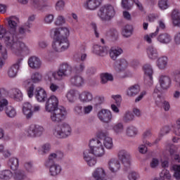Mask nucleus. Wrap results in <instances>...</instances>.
<instances>
[{
    "instance_id": "9b49d317",
    "label": "nucleus",
    "mask_w": 180,
    "mask_h": 180,
    "mask_svg": "<svg viewBox=\"0 0 180 180\" xmlns=\"http://www.w3.org/2000/svg\"><path fill=\"white\" fill-rule=\"evenodd\" d=\"M118 158L126 168H130V153L126 150H121L118 153Z\"/></svg>"
},
{
    "instance_id": "0eeeda50",
    "label": "nucleus",
    "mask_w": 180,
    "mask_h": 180,
    "mask_svg": "<svg viewBox=\"0 0 180 180\" xmlns=\"http://www.w3.org/2000/svg\"><path fill=\"white\" fill-rule=\"evenodd\" d=\"M44 131L43 127L36 124H31L26 130L25 134L27 137L34 139V137H40Z\"/></svg>"
},
{
    "instance_id": "9d476101",
    "label": "nucleus",
    "mask_w": 180,
    "mask_h": 180,
    "mask_svg": "<svg viewBox=\"0 0 180 180\" xmlns=\"http://www.w3.org/2000/svg\"><path fill=\"white\" fill-rule=\"evenodd\" d=\"M64 157L63 152L58 150L54 153H51L48 159L45 161L44 165H51L56 164V161L61 160Z\"/></svg>"
},
{
    "instance_id": "ea45409f",
    "label": "nucleus",
    "mask_w": 180,
    "mask_h": 180,
    "mask_svg": "<svg viewBox=\"0 0 180 180\" xmlns=\"http://www.w3.org/2000/svg\"><path fill=\"white\" fill-rule=\"evenodd\" d=\"M50 150H51V145L46 143L41 146L38 152L41 155H46V154H49V153H50Z\"/></svg>"
},
{
    "instance_id": "473e14b6",
    "label": "nucleus",
    "mask_w": 180,
    "mask_h": 180,
    "mask_svg": "<svg viewBox=\"0 0 180 180\" xmlns=\"http://www.w3.org/2000/svg\"><path fill=\"white\" fill-rule=\"evenodd\" d=\"M46 81H48L49 82H53L54 79H57L58 81H60L61 79V77H59L58 72H53L49 71L46 73L45 76Z\"/></svg>"
},
{
    "instance_id": "a211bd4d",
    "label": "nucleus",
    "mask_w": 180,
    "mask_h": 180,
    "mask_svg": "<svg viewBox=\"0 0 180 180\" xmlns=\"http://www.w3.org/2000/svg\"><path fill=\"white\" fill-rule=\"evenodd\" d=\"M108 169L112 174H116L120 169V162L117 159H110L108 161Z\"/></svg>"
},
{
    "instance_id": "f3484780",
    "label": "nucleus",
    "mask_w": 180,
    "mask_h": 180,
    "mask_svg": "<svg viewBox=\"0 0 180 180\" xmlns=\"http://www.w3.org/2000/svg\"><path fill=\"white\" fill-rule=\"evenodd\" d=\"M129 67V63L124 58L118 59L115 63V69L117 72H123Z\"/></svg>"
},
{
    "instance_id": "37998d69",
    "label": "nucleus",
    "mask_w": 180,
    "mask_h": 180,
    "mask_svg": "<svg viewBox=\"0 0 180 180\" xmlns=\"http://www.w3.org/2000/svg\"><path fill=\"white\" fill-rule=\"evenodd\" d=\"M0 54L1 56V58L0 57V58H1V60L3 61L4 64H5L4 61H6V60H8V49H6V47L4 46V45H2L0 43Z\"/></svg>"
},
{
    "instance_id": "4468645a",
    "label": "nucleus",
    "mask_w": 180,
    "mask_h": 180,
    "mask_svg": "<svg viewBox=\"0 0 180 180\" xmlns=\"http://www.w3.org/2000/svg\"><path fill=\"white\" fill-rule=\"evenodd\" d=\"M45 167L49 169V174L51 176H57L61 174L63 168L57 163H53L52 165H45Z\"/></svg>"
},
{
    "instance_id": "ddd939ff",
    "label": "nucleus",
    "mask_w": 180,
    "mask_h": 180,
    "mask_svg": "<svg viewBox=\"0 0 180 180\" xmlns=\"http://www.w3.org/2000/svg\"><path fill=\"white\" fill-rule=\"evenodd\" d=\"M72 71V68L67 63H62L59 70H58V75L60 77V79H63V77H67V75H70Z\"/></svg>"
},
{
    "instance_id": "c9c22d12",
    "label": "nucleus",
    "mask_w": 180,
    "mask_h": 180,
    "mask_svg": "<svg viewBox=\"0 0 180 180\" xmlns=\"http://www.w3.org/2000/svg\"><path fill=\"white\" fill-rule=\"evenodd\" d=\"M147 54L150 60H155L158 57V51L154 46H149L147 49Z\"/></svg>"
},
{
    "instance_id": "7c9ffc66",
    "label": "nucleus",
    "mask_w": 180,
    "mask_h": 180,
    "mask_svg": "<svg viewBox=\"0 0 180 180\" xmlns=\"http://www.w3.org/2000/svg\"><path fill=\"white\" fill-rule=\"evenodd\" d=\"M93 52L98 56H103L108 53V47L101 46L99 45H94Z\"/></svg>"
},
{
    "instance_id": "7ed1b4c3",
    "label": "nucleus",
    "mask_w": 180,
    "mask_h": 180,
    "mask_svg": "<svg viewBox=\"0 0 180 180\" xmlns=\"http://www.w3.org/2000/svg\"><path fill=\"white\" fill-rule=\"evenodd\" d=\"M97 15L101 20L109 22L110 20H112V18H115L116 11H115L113 6L106 4L99 8Z\"/></svg>"
},
{
    "instance_id": "f257e3e1",
    "label": "nucleus",
    "mask_w": 180,
    "mask_h": 180,
    "mask_svg": "<svg viewBox=\"0 0 180 180\" xmlns=\"http://www.w3.org/2000/svg\"><path fill=\"white\" fill-rule=\"evenodd\" d=\"M30 24L25 23L21 25L15 30V35H11V37H4V44L8 50L14 56L17 57H20L23 54L29 53V47L26 46V44L23 41H20V39H25L26 37V33H32L30 30Z\"/></svg>"
},
{
    "instance_id": "412c9836",
    "label": "nucleus",
    "mask_w": 180,
    "mask_h": 180,
    "mask_svg": "<svg viewBox=\"0 0 180 180\" xmlns=\"http://www.w3.org/2000/svg\"><path fill=\"white\" fill-rule=\"evenodd\" d=\"M8 94V91L4 88L0 89V112H2L9 102L6 98H4V96Z\"/></svg>"
},
{
    "instance_id": "423d86ee",
    "label": "nucleus",
    "mask_w": 180,
    "mask_h": 180,
    "mask_svg": "<svg viewBox=\"0 0 180 180\" xmlns=\"http://www.w3.org/2000/svg\"><path fill=\"white\" fill-rule=\"evenodd\" d=\"M8 22V30L9 35H6L5 37H12L16 34V30H18V26H19V18L16 16H10L6 18Z\"/></svg>"
},
{
    "instance_id": "603ef678",
    "label": "nucleus",
    "mask_w": 180,
    "mask_h": 180,
    "mask_svg": "<svg viewBox=\"0 0 180 180\" xmlns=\"http://www.w3.org/2000/svg\"><path fill=\"white\" fill-rule=\"evenodd\" d=\"M101 84H106L108 81H113V76L109 73H103L101 75Z\"/></svg>"
},
{
    "instance_id": "6e6d98bb",
    "label": "nucleus",
    "mask_w": 180,
    "mask_h": 180,
    "mask_svg": "<svg viewBox=\"0 0 180 180\" xmlns=\"http://www.w3.org/2000/svg\"><path fill=\"white\" fill-rule=\"evenodd\" d=\"M54 22V15L46 14L44 18V23L45 25H51Z\"/></svg>"
},
{
    "instance_id": "5fc2aeb1",
    "label": "nucleus",
    "mask_w": 180,
    "mask_h": 180,
    "mask_svg": "<svg viewBox=\"0 0 180 180\" xmlns=\"http://www.w3.org/2000/svg\"><path fill=\"white\" fill-rule=\"evenodd\" d=\"M42 78H43V76L41 75V74L37 72L33 73L31 76V79L34 83L40 82Z\"/></svg>"
},
{
    "instance_id": "f8f14e48",
    "label": "nucleus",
    "mask_w": 180,
    "mask_h": 180,
    "mask_svg": "<svg viewBox=\"0 0 180 180\" xmlns=\"http://www.w3.org/2000/svg\"><path fill=\"white\" fill-rule=\"evenodd\" d=\"M143 70L145 75H147L146 79L145 80L146 84L149 86H151V85H153V74L154 72L151 65L148 63L143 65Z\"/></svg>"
},
{
    "instance_id": "2f4dec72",
    "label": "nucleus",
    "mask_w": 180,
    "mask_h": 180,
    "mask_svg": "<svg viewBox=\"0 0 180 180\" xmlns=\"http://www.w3.org/2000/svg\"><path fill=\"white\" fill-rule=\"evenodd\" d=\"M13 178H14L15 180H26L27 179V175H26L25 171L17 169L14 170Z\"/></svg>"
},
{
    "instance_id": "79ce46f5",
    "label": "nucleus",
    "mask_w": 180,
    "mask_h": 180,
    "mask_svg": "<svg viewBox=\"0 0 180 180\" xmlns=\"http://www.w3.org/2000/svg\"><path fill=\"white\" fill-rule=\"evenodd\" d=\"M19 71V66L18 65H13L8 71V75L10 78H15L18 75Z\"/></svg>"
},
{
    "instance_id": "338daca9",
    "label": "nucleus",
    "mask_w": 180,
    "mask_h": 180,
    "mask_svg": "<svg viewBox=\"0 0 180 180\" xmlns=\"http://www.w3.org/2000/svg\"><path fill=\"white\" fill-rule=\"evenodd\" d=\"M170 155H172V158L175 160L176 162H180V157L179 155L175 154V150L172 148L169 150Z\"/></svg>"
},
{
    "instance_id": "bf43d9fd",
    "label": "nucleus",
    "mask_w": 180,
    "mask_h": 180,
    "mask_svg": "<svg viewBox=\"0 0 180 180\" xmlns=\"http://www.w3.org/2000/svg\"><path fill=\"white\" fill-rule=\"evenodd\" d=\"M24 167L27 172H30V174H33V172H34V167H33V163L30 162H25Z\"/></svg>"
},
{
    "instance_id": "e2e57ef3",
    "label": "nucleus",
    "mask_w": 180,
    "mask_h": 180,
    "mask_svg": "<svg viewBox=\"0 0 180 180\" xmlns=\"http://www.w3.org/2000/svg\"><path fill=\"white\" fill-rule=\"evenodd\" d=\"M52 4L49 0H45L41 5V9H45L46 11H50L51 9Z\"/></svg>"
},
{
    "instance_id": "864d4df0",
    "label": "nucleus",
    "mask_w": 180,
    "mask_h": 180,
    "mask_svg": "<svg viewBox=\"0 0 180 180\" xmlns=\"http://www.w3.org/2000/svg\"><path fill=\"white\" fill-rule=\"evenodd\" d=\"M76 95L77 91H75V90H70L66 95L68 101L70 103L74 102Z\"/></svg>"
},
{
    "instance_id": "b1692460",
    "label": "nucleus",
    "mask_w": 180,
    "mask_h": 180,
    "mask_svg": "<svg viewBox=\"0 0 180 180\" xmlns=\"http://www.w3.org/2000/svg\"><path fill=\"white\" fill-rule=\"evenodd\" d=\"M102 1L103 0H87L85 3V6L89 11H95L102 5Z\"/></svg>"
},
{
    "instance_id": "4d7b16f0",
    "label": "nucleus",
    "mask_w": 180,
    "mask_h": 180,
    "mask_svg": "<svg viewBox=\"0 0 180 180\" xmlns=\"http://www.w3.org/2000/svg\"><path fill=\"white\" fill-rule=\"evenodd\" d=\"M158 5L160 9L165 11V9H168V0H159Z\"/></svg>"
},
{
    "instance_id": "052dcab7",
    "label": "nucleus",
    "mask_w": 180,
    "mask_h": 180,
    "mask_svg": "<svg viewBox=\"0 0 180 180\" xmlns=\"http://www.w3.org/2000/svg\"><path fill=\"white\" fill-rule=\"evenodd\" d=\"M56 26H61L62 25H64L65 23V18L63 15H58L55 22H54Z\"/></svg>"
},
{
    "instance_id": "c85d7f7f",
    "label": "nucleus",
    "mask_w": 180,
    "mask_h": 180,
    "mask_svg": "<svg viewBox=\"0 0 180 180\" xmlns=\"http://www.w3.org/2000/svg\"><path fill=\"white\" fill-rule=\"evenodd\" d=\"M70 82L72 85L74 86H82L84 84V78L80 75H75L74 77H71Z\"/></svg>"
},
{
    "instance_id": "4be33fe9",
    "label": "nucleus",
    "mask_w": 180,
    "mask_h": 180,
    "mask_svg": "<svg viewBox=\"0 0 180 180\" xmlns=\"http://www.w3.org/2000/svg\"><path fill=\"white\" fill-rule=\"evenodd\" d=\"M28 65L34 70H39L41 67V60L37 56H32L28 60Z\"/></svg>"
},
{
    "instance_id": "58836bf2",
    "label": "nucleus",
    "mask_w": 180,
    "mask_h": 180,
    "mask_svg": "<svg viewBox=\"0 0 180 180\" xmlns=\"http://www.w3.org/2000/svg\"><path fill=\"white\" fill-rule=\"evenodd\" d=\"M131 34H133V26L130 25H125L122 30V36L129 38L131 37Z\"/></svg>"
},
{
    "instance_id": "cd10ccee",
    "label": "nucleus",
    "mask_w": 180,
    "mask_h": 180,
    "mask_svg": "<svg viewBox=\"0 0 180 180\" xmlns=\"http://www.w3.org/2000/svg\"><path fill=\"white\" fill-rule=\"evenodd\" d=\"M158 41L162 44H169L172 41V37L168 33H162L158 37Z\"/></svg>"
},
{
    "instance_id": "6ab92c4d",
    "label": "nucleus",
    "mask_w": 180,
    "mask_h": 180,
    "mask_svg": "<svg viewBox=\"0 0 180 180\" xmlns=\"http://www.w3.org/2000/svg\"><path fill=\"white\" fill-rule=\"evenodd\" d=\"M33 106L29 102L22 104V113L27 119H32L33 117Z\"/></svg>"
},
{
    "instance_id": "c756f323",
    "label": "nucleus",
    "mask_w": 180,
    "mask_h": 180,
    "mask_svg": "<svg viewBox=\"0 0 180 180\" xmlns=\"http://www.w3.org/2000/svg\"><path fill=\"white\" fill-rule=\"evenodd\" d=\"M86 150H89L90 153L89 154L90 155H95L96 157H103V155H105V148L103 147L91 148Z\"/></svg>"
},
{
    "instance_id": "39448f33",
    "label": "nucleus",
    "mask_w": 180,
    "mask_h": 180,
    "mask_svg": "<svg viewBox=\"0 0 180 180\" xmlns=\"http://www.w3.org/2000/svg\"><path fill=\"white\" fill-rule=\"evenodd\" d=\"M49 113H51V120L53 122V123H60V122H63V120L65 119V116H67V111L63 106H59L58 108L53 110Z\"/></svg>"
},
{
    "instance_id": "20e7f679",
    "label": "nucleus",
    "mask_w": 180,
    "mask_h": 180,
    "mask_svg": "<svg viewBox=\"0 0 180 180\" xmlns=\"http://www.w3.org/2000/svg\"><path fill=\"white\" fill-rule=\"evenodd\" d=\"M71 127L68 123H63L53 129V134L57 139H67L71 136Z\"/></svg>"
},
{
    "instance_id": "3c124183",
    "label": "nucleus",
    "mask_w": 180,
    "mask_h": 180,
    "mask_svg": "<svg viewBox=\"0 0 180 180\" xmlns=\"http://www.w3.org/2000/svg\"><path fill=\"white\" fill-rule=\"evenodd\" d=\"M122 7L126 11H130L133 8V0H122Z\"/></svg>"
},
{
    "instance_id": "49530a36",
    "label": "nucleus",
    "mask_w": 180,
    "mask_h": 180,
    "mask_svg": "<svg viewBox=\"0 0 180 180\" xmlns=\"http://www.w3.org/2000/svg\"><path fill=\"white\" fill-rule=\"evenodd\" d=\"M13 176V174L11 170H3L0 172V179H11V178Z\"/></svg>"
},
{
    "instance_id": "774afa93",
    "label": "nucleus",
    "mask_w": 180,
    "mask_h": 180,
    "mask_svg": "<svg viewBox=\"0 0 180 180\" xmlns=\"http://www.w3.org/2000/svg\"><path fill=\"white\" fill-rule=\"evenodd\" d=\"M174 176L176 180H179L180 179V165H176L174 167Z\"/></svg>"
},
{
    "instance_id": "13d9d810",
    "label": "nucleus",
    "mask_w": 180,
    "mask_h": 180,
    "mask_svg": "<svg viewBox=\"0 0 180 180\" xmlns=\"http://www.w3.org/2000/svg\"><path fill=\"white\" fill-rule=\"evenodd\" d=\"M55 8L58 11H64V8H65V2H64L63 0L58 1L56 4Z\"/></svg>"
},
{
    "instance_id": "393cba45",
    "label": "nucleus",
    "mask_w": 180,
    "mask_h": 180,
    "mask_svg": "<svg viewBox=\"0 0 180 180\" xmlns=\"http://www.w3.org/2000/svg\"><path fill=\"white\" fill-rule=\"evenodd\" d=\"M139 94H140V86L138 84L132 85L127 89V95L129 96V98H134V96H137Z\"/></svg>"
},
{
    "instance_id": "f704fd0d",
    "label": "nucleus",
    "mask_w": 180,
    "mask_h": 180,
    "mask_svg": "<svg viewBox=\"0 0 180 180\" xmlns=\"http://www.w3.org/2000/svg\"><path fill=\"white\" fill-rule=\"evenodd\" d=\"M173 25L180 27V12L179 10H174L172 13Z\"/></svg>"
},
{
    "instance_id": "72a5a7b5",
    "label": "nucleus",
    "mask_w": 180,
    "mask_h": 180,
    "mask_svg": "<svg viewBox=\"0 0 180 180\" xmlns=\"http://www.w3.org/2000/svg\"><path fill=\"white\" fill-rule=\"evenodd\" d=\"M123 53V49L121 48H112L110 51V57L112 60H116L120 54Z\"/></svg>"
},
{
    "instance_id": "5701e85b",
    "label": "nucleus",
    "mask_w": 180,
    "mask_h": 180,
    "mask_svg": "<svg viewBox=\"0 0 180 180\" xmlns=\"http://www.w3.org/2000/svg\"><path fill=\"white\" fill-rule=\"evenodd\" d=\"M11 96L16 102H22L23 101V93L18 88H13L10 91Z\"/></svg>"
},
{
    "instance_id": "a878e982",
    "label": "nucleus",
    "mask_w": 180,
    "mask_h": 180,
    "mask_svg": "<svg viewBox=\"0 0 180 180\" xmlns=\"http://www.w3.org/2000/svg\"><path fill=\"white\" fill-rule=\"evenodd\" d=\"M84 160L89 167H94L96 164V160L92 157L89 150H85L84 151Z\"/></svg>"
},
{
    "instance_id": "bb28decb",
    "label": "nucleus",
    "mask_w": 180,
    "mask_h": 180,
    "mask_svg": "<svg viewBox=\"0 0 180 180\" xmlns=\"http://www.w3.org/2000/svg\"><path fill=\"white\" fill-rule=\"evenodd\" d=\"M159 82L162 89H168L171 86V78L167 75L160 76Z\"/></svg>"
},
{
    "instance_id": "8fccbe9b",
    "label": "nucleus",
    "mask_w": 180,
    "mask_h": 180,
    "mask_svg": "<svg viewBox=\"0 0 180 180\" xmlns=\"http://www.w3.org/2000/svg\"><path fill=\"white\" fill-rule=\"evenodd\" d=\"M101 147H103V145H102V142L98 139H91L90 141L89 148H99Z\"/></svg>"
},
{
    "instance_id": "c03bdc74",
    "label": "nucleus",
    "mask_w": 180,
    "mask_h": 180,
    "mask_svg": "<svg viewBox=\"0 0 180 180\" xmlns=\"http://www.w3.org/2000/svg\"><path fill=\"white\" fill-rule=\"evenodd\" d=\"M134 120V115L131 111H126L122 117V122L124 123H130Z\"/></svg>"
},
{
    "instance_id": "de8ad7c7",
    "label": "nucleus",
    "mask_w": 180,
    "mask_h": 180,
    "mask_svg": "<svg viewBox=\"0 0 180 180\" xmlns=\"http://www.w3.org/2000/svg\"><path fill=\"white\" fill-rule=\"evenodd\" d=\"M112 130L116 134H122L124 130V127L123 126L122 123L119 122L113 125Z\"/></svg>"
},
{
    "instance_id": "dca6fc26",
    "label": "nucleus",
    "mask_w": 180,
    "mask_h": 180,
    "mask_svg": "<svg viewBox=\"0 0 180 180\" xmlns=\"http://www.w3.org/2000/svg\"><path fill=\"white\" fill-rule=\"evenodd\" d=\"M155 103L157 106H158L159 108H163L165 112H168V110H169V108H171V106L169 105V103L165 101V98L160 96V94L157 95V98L155 99Z\"/></svg>"
},
{
    "instance_id": "a19ab883",
    "label": "nucleus",
    "mask_w": 180,
    "mask_h": 180,
    "mask_svg": "<svg viewBox=\"0 0 180 180\" xmlns=\"http://www.w3.org/2000/svg\"><path fill=\"white\" fill-rule=\"evenodd\" d=\"M5 109L6 115L8 117H11V119L15 117L17 115L16 109L11 105H6Z\"/></svg>"
},
{
    "instance_id": "f03ea898",
    "label": "nucleus",
    "mask_w": 180,
    "mask_h": 180,
    "mask_svg": "<svg viewBox=\"0 0 180 180\" xmlns=\"http://www.w3.org/2000/svg\"><path fill=\"white\" fill-rule=\"evenodd\" d=\"M53 32L54 41L52 44V48L54 51L61 53L65 51L70 47V41L68 36H70V30L65 27L53 28L51 30Z\"/></svg>"
},
{
    "instance_id": "1a4fd4ad",
    "label": "nucleus",
    "mask_w": 180,
    "mask_h": 180,
    "mask_svg": "<svg viewBox=\"0 0 180 180\" xmlns=\"http://www.w3.org/2000/svg\"><path fill=\"white\" fill-rule=\"evenodd\" d=\"M97 117L102 123H105L106 124L110 123L112 119V112L106 109H102L98 111Z\"/></svg>"
},
{
    "instance_id": "6e6552de",
    "label": "nucleus",
    "mask_w": 180,
    "mask_h": 180,
    "mask_svg": "<svg viewBox=\"0 0 180 180\" xmlns=\"http://www.w3.org/2000/svg\"><path fill=\"white\" fill-rule=\"evenodd\" d=\"M58 108V98L54 95L51 96L46 101L45 110L50 113Z\"/></svg>"
},
{
    "instance_id": "69168bd1",
    "label": "nucleus",
    "mask_w": 180,
    "mask_h": 180,
    "mask_svg": "<svg viewBox=\"0 0 180 180\" xmlns=\"http://www.w3.org/2000/svg\"><path fill=\"white\" fill-rule=\"evenodd\" d=\"M128 179L129 180H137L140 179V174L136 172H131L128 175Z\"/></svg>"
},
{
    "instance_id": "09e8293b",
    "label": "nucleus",
    "mask_w": 180,
    "mask_h": 180,
    "mask_svg": "<svg viewBox=\"0 0 180 180\" xmlns=\"http://www.w3.org/2000/svg\"><path fill=\"white\" fill-rule=\"evenodd\" d=\"M103 146L107 150H112L113 148V140L112 138L107 136L103 140Z\"/></svg>"
},
{
    "instance_id": "a18cd8bd",
    "label": "nucleus",
    "mask_w": 180,
    "mask_h": 180,
    "mask_svg": "<svg viewBox=\"0 0 180 180\" xmlns=\"http://www.w3.org/2000/svg\"><path fill=\"white\" fill-rule=\"evenodd\" d=\"M138 133L137 128L134 126H129L126 129V134L128 137H134Z\"/></svg>"
},
{
    "instance_id": "680f3d73",
    "label": "nucleus",
    "mask_w": 180,
    "mask_h": 180,
    "mask_svg": "<svg viewBox=\"0 0 180 180\" xmlns=\"http://www.w3.org/2000/svg\"><path fill=\"white\" fill-rule=\"evenodd\" d=\"M105 102V98L103 96L101 97H96L94 99V106L95 108H99L100 105H102Z\"/></svg>"
},
{
    "instance_id": "0e129e2a",
    "label": "nucleus",
    "mask_w": 180,
    "mask_h": 180,
    "mask_svg": "<svg viewBox=\"0 0 180 180\" xmlns=\"http://www.w3.org/2000/svg\"><path fill=\"white\" fill-rule=\"evenodd\" d=\"M74 69L75 70L76 72H77L78 74L81 72H84V71L85 70V63H82L75 66Z\"/></svg>"
},
{
    "instance_id": "aec40b11",
    "label": "nucleus",
    "mask_w": 180,
    "mask_h": 180,
    "mask_svg": "<svg viewBox=\"0 0 180 180\" xmlns=\"http://www.w3.org/2000/svg\"><path fill=\"white\" fill-rule=\"evenodd\" d=\"M79 99L82 103H88L94 99V95L90 91H84L79 94Z\"/></svg>"
},
{
    "instance_id": "4c0bfd02",
    "label": "nucleus",
    "mask_w": 180,
    "mask_h": 180,
    "mask_svg": "<svg viewBox=\"0 0 180 180\" xmlns=\"http://www.w3.org/2000/svg\"><path fill=\"white\" fill-rule=\"evenodd\" d=\"M168 64V58L167 56H162L158 60V67L160 70H165L167 65Z\"/></svg>"
},
{
    "instance_id": "e433bc0d",
    "label": "nucleus",
    "mask_w": 180,
    "mask_h": 180,
    "mask_svg": "<svg viewBox=\"0 0 180 180\" xmlns=\"http://www.w3.org/2000/svg\"><path fill=\"white\" fill-rule=\"evenodd\" d=\"M8 167L13 171H16L19 168V160L16 158H11L8 162Z\"/></svg>"
},
{
    "instance_id": "2eb2a0df",
    "label": "nucleus",
    "mask_w": 180,
    "mask_h": 180,
    "mask_svg": "<svg viewBox=\"0 0 180 180\" xmlns=\"http://www.w3.org/2000/svg\"><path fill=\"white\" fill-rule=\"evenodd\" d=\"M34 96L38 102H46L47 99V92L41 87L35 89Z\"/></svg>"
}]
</instances>
